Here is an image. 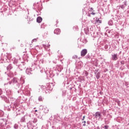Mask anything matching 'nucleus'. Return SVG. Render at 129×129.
<instances>
[{"mask_svg": "<svg viewBox=\"0 0 129 129\" xmlns=\"http://www.w3.org/2000/svg\"><path fill=\"white\" fill-rule=\"evenodd\" d=\"M96 77L97 79H99V78H100V76H99V73H98L96 75Z\"/></svg>", "mask_w": 129, "mask_h": 129, "instance_id": "c756f323", "label": "nucleus"}, {"mask_svg": "<svg viewBox=\"0 0 129 129\" xmlns=\"http://www.w3.org/2000/svg\"><path fill=\"white\" fill-rule=\"evenodd\" d=\"M85 119V116H83V118H82V120L83 121Z\"/></svg>", "mask_w": 129, "mask_h": 129, "instance_id": "79ce46f5", "label": "nucleus"}, {"mask_svg": "<svg viewBox=\"0 0 129 129\" xmlns=\"http://www.w3.org/2000/svg\"><path fill=\"white\" fill-rule=\"evenodd\" d=\"M92 29H93V28H90L91 31H93Z\"/></svg>", "mask_w": 129, "mask_h": 129, "instance_id": "09e8293b", "label": "nucleus"}, {"mask_svg": "<svg viewBox=\"0 0 129 129\" xmlns=\"http://www.w3.org/2000/svg\"><path fill=\"white\" fill-rule=\"evenodd\" d=\"M38 121V120L37 119V118H34L33 121V123H36V122Z\"/></svg>", "mask_w": 129, "mask_h": 129, "instance_id": "cd10ccee", "label": "nucleus"}, {"mask_svg": "<svg viewBox=\"0 0 129 129\" xmlns=\"http://www.w3.org/2000/svg\"><path fill=\"white\" fill-rule=\"evenodd\" d=\"M48 111H49V109H48V108H45L44 109V113H48Z\"/></svg>", "mask_w": 129, "mask_h": 129, "instance_id": "412c9836", "label": "nucleus"}, {"mask_svg": "<svg viewBox=\"0 0 129 129\" xmlns=\"http://www.w3.org/2000/svg\"><path fill=\"white\" fill-rule=\"evenodd\" d=\"M39 101H42L43 100V98L41 96H39L38 98Z\"/></svg>", "mask_w": 129, "mask_h": 129, "instance_id": "bb28decb", "label": "nucleus"}, {"mask_svg": "<svg viewBox=\"0 0 129 129\" xmlns=\"http://www.w3.org/2000/svg\"><path fill=\"white\" fill-rule=\"evenodd\" d=\"M33 72V69L32 68H27L26 70V73L28 74V75H31V74H32Z\"/></svg>", "mask_w": 129, "mask_h": 129, "instance_id": "0eeeda50", "label": "nucleus"}, {"mask_svg": "<svg viewBox=\"0 0 129 129\" xmlns=\"http://www.w3.org/2000/svg\"><path fill=\"white\" fill-rule=\"evenodd\" d=\"M27 127H28V128H29V129H31V128H32V127H33V123H32V122L29 121L27 123Z\"/></svg>", "mask_w": 129, "mask_h": 129, "instance_id": "f8f14e48", "label": "nucleus"}, {"mask_svg": "<svg viewBox=\"0 0 129 129\" xmlns=\"http://www.w3.org/2000/svg\"><path fill=\"white\" fill-rule=\"evenodd\" d=\"M36 21H37V23H41V22H42V19L41 17H37Z\"/></svg>", "mask_w": 129, "mask_h": 129, "instance_id": "2eb2a0df", "label": "nucleus"}, {"mask_svg": "<svg viewBox=\"0 0 129 129\" xmlns=\"http://www.w3.org/2000/svg\"><path fill=\"white\" fill-rule=\"evenodd\" d=\"M7 80H9V78H8Z\"/></svg>", "mask_w": 129, "mask_h": 129, "instance_id": "4d7b16f0", "label": "nucleus"}, {"mask_svg": "<svg viewBox=\"0 0 129 129\" xmlns=\"http://www.w3.org/2000/svg\"><path fill=\"white\" fill-rule=\"evenodd\" d=\"M81 67H82V64L80 65V67H79V68H81Z\"/></svg>", "mask_w": 129, "mask_h": 129, "instance_id": "a18cd8bd", "label": "nucleus"}, {"mask_svg": "<svg viewBox=\"0 0 129 129\" xmlns=\"http://www.w3.org/2000/svg\"><path fill=\"white\" fill-rule=\"evenodd\" d=\"M87 54V49H84L81 51V56H82V57H84V56H85V55H86Z\"/></svg>", "mask_w": 129, "mask_h": 129, "instance_id": "423d86ee", "label": "nucleus"}, {"mask_svg": "<svg viewBox=\"0 0 129 129\" xmlns=\"http://www.w3.org/2000/svg\"><path fill=\"white\" fill-rule=\"evenodd\" d=\"M83 75L85 76H87L88 75V72H87V71H84L83 72Z\"/></svg>", "mask_w": 129, "mask_h": 129, "instance_id": "5701e85b", "label": "nucleus"}, {"mask_svg": "<svg viewBox=\"0 0 129 129\" xmlns=\"http://www.w3.org/2000/svg\"><path fill=\"white\" fill-rule=\"evenodd\" d=\"M37 111H38V110H35V112H37Z\"/></svg>", "mask_w": 129, "mask_h": 129, "instance_id": "8fccbe9b", "label": "nucleus"}, {"mask_svg": "<svg viewBox=\"0 0 129 129\" xmlns=\"http://www.w3.org/2000/svg\"><path fill=\"white\" fill-rule=\"evenodd\" d=\"M123 4H124V5H125V7H126V6H127L126 1H125L123 2Z\"/></svg>", "mask_w": 129, "mask_h": 129, "instance_id": "e433bc0d", "label": "nucleus"}, {"mask_svg": "<svg viewBox=\"0 0 129 129\" xmlns=\"http://www.w3.org/2000/svg\"><path fill=\"white\" fill-rule=\"evenodd\" d=\"M26 19H28V17L27 18V17H26Z\"/></svg>", "mask_w": 129, "mask_h": 129, "instance_id": "6e6d98bb", "label": "nucleus"}, {"mask_svg": "<svg viewBox=\"0 0 129 129\" xmlns=\"http://www.w3.org/2000/svg\"><path fill=\"white\" fill-rule=\"evenodd\" d=\"M88 11H89L88 13H90V12H94L93 11V8H89L88 9Z\"/></svg>", "mask_w": 129, "mask_h": 129, "instance_id": "393cba45", "label": "nucleus"}, {"mask_svg": "<svg viewBox=\"0 0 129 129\" xmlns=\"http://www.w3.org/2000/svg\"><path fill=\"white\" fill-rule=\"evenodd\" d=\"M97 23H99V24H101V21L99 20V19H96Z\"/></svg>", "mask_w": 129, "mask_h": 129, "instance_id": "c9c22d12", "label": "nucleus"}, {"mask_svg": "<svg viewBox=\"0 0 129 129\" xmlns=\"http://www.w3.org/2000/svg\"><path fill=\"white\" fill-rule=\"evenodd\" d=\"M12 59V54L11 53H6L3 55L1 59L4 61V62H10Z\"/></svg>", "mask_w": 129, "mask_h": 129, "instance_id": "f257e3e1", "label": "nucleus"}, {"mask_svg": "<svg viewBox=\"0 0 129 129\" xmlns=\"http://www.w3.org/2000/svg\"><path fill=\"white\" fill-rule=\"evenodd\" d=\"M3 93V92L2 91V89H0V95Z\"/></svg>", "mask_w": 129, "mask_h": 129, "instance_id": "37998d69", "label": "nucleus"}, {"mask_svg": "<svg viewBox=\"0 0 129 129\" xmlns=\"http://www.w3.org/2000/svg\"><path fill=\"white\" fill-rule=\"evenodd\" d=\"M54 33V34H56V35H59V34H60V33H61V31L60 30V29H59V28H57L56 29H55Z\"/></svg>", "mask_w": 129, "mask_h": 129, "instance_id": "ddd939ff", "label": "nucleus"}, {"mask_svg": "<svg viewBox=\"0 0 129 129\" xmlns=\"http://www.w3.org/2000/svg\"><path fill=\"white\" fill-rule=\"evenodd\" d=\"M78 56L77 55H74L73 56V59H75V60H77Z\"/></svg>", "mask_w": 129, "mask_h": 129, "instance_id": "2f4dec72", "label": "nucleus"}, {"mask_svg": "<svg viewBox=\"0 0 129 129\" xmlns=\"http://www.w3.org/2000/svg\"><path fill=\"white\" fill-rule=\"evenodd\" d=\"M47 89L49 90H52L53 89V84L50 83L47 85Z\"/></svg>", "mask_w": 129, "mask_h": 129, "instance_id": "9b49d317", "label": "nucleus"}, {"mask_svg": "<svg viewBox=\"0 0 129 129\" xmlns=\"http://www.w3.org/2000/svg\"><path fill=\"white\" fill-rule=\"evenodd\" d=\"M43 47H44V49H47V48H49L50 47V44H47V45L43 44Z\"/></svg>", "mask_w": 129, "mask_h": 129, "instance_id": "aec40b11", "label": "nucleus"}, {"mask_svg": "<svg viewBox=\"0 0 129 129\" xmlns=\"http://www.w3.org/2000/svg\"><path fill=\"white\" fill-rule=\"evenodd\" d=\"M18 93H20V91H18Z\"/></svg>", "mask_w": 129, "mask_h": 129, "instance_id": "603ef678", "label": "nucleus"}, {"mask_svg": "<svg viewBox=\"0 0 129 129\" xmlns=\"http://www.w3.org/2000/svg\"><path fill=\"white\" fill-rule=\"evenodd\" d=\"M14 127V128L17 129L18 128V127H19V125H18V124H15Z\"/></svg>", "mask_w": 129, "mask_h": 129, "instance_id": "a878e982", "label": "nucleus"}, {"mask_svg": "<svg viewBox=\"0 0 129 129\" xmlns=\"http://www.w3.org/2000/svg\"><path fill=\"white\" fill-rule=\"evenodd\" d=\"M8 110H11V109H8Z\"/></svg>", "mask_w": 129, "mask_h": 129, "instance_id": "5fc2aeb1", "label": "nucleus"}, {"mask_svg": "<svg viewBox=\"0 0 129 129\" xmlns=\"http://www.w3.org/2000/svg\"><path fill=\"white\" fill-rule=\"evenodd\" d=\"M12 61L14 64H16V65L18 66L19 64H18V63H19V60L16 59V58H13L12 59Z\"/></svg>", "mask_w": 129, "mask_h": 129, "instance_id": "9d476101", "label": "nucleus"}, {"mask_svg": "<svg viewBox=\"0 0 129 129\" xmlns=\"http://www.w3.org/2000/svg\"><path fill=\"white\" fill-rule=\"evenodd\" d=\"M100 94H102V92H100Z\"/></svg>", "mask_w": 129, "mask_h": 129, "instance_id": "de8ad7c7", "label": "nucleus"}, {"mask_svg": "<svg viewBox=\"0 0 129 129\" xmlns=\"http://www.w3.org/2000/svg\"><path fill=\"white\" fill-rule=\"evenodd\" d=\"M83 43H84V44H86V43H87V40H86V39H84L83 40Z\"/></svg>", "mask_w": 129, "mask_h": 129, "instance_id": "473e14b6", "label": "nucleus"}, {"mask_svg": "<svg viewBox=\"0 0 129 129\" xmlns=\"http://www.w3.org/2000/svg\"><path fill=\"white\" fill-rule=\"evenodd\" d=\"M31 118V115H25L24 117H22L21 119V122H24L26 119H30Z\"/></svg>", "mask_w": 129, "mask_h": 129, "instance_id": "20e7f679", "label": "nucleus"}, {"mask_svg": "<svg viewBox=\"0 0 129 129\" xmlns=\"http://www.w3.org/2000/svg\"><path fill=\"white\" fill-rule=\"evenodd\" d=\"M119 8H120V9H122V10H124V8H125V6H124V5H120Z\"/></svg>", "mask_w": 129, "mask_h": 129, "instance_id": "b1692460", "label": "nucleus"}, {"mask_svg": "<svg viewBox=\"0 0 129 129\" xmlns=\"http://www.w3.org/2000/svg\"><path fill=\"white\" fill-rule=\"evenodd\" d=\"M112 59L114 61H116V60L118 59V58L117 57V53L112 54Z\"/></svg>", "mask_w": 129, "mask_h": 129, "instance_id": "1a4fd4ad", "label": "nucleus"}, {"mask_svg": "<svg viewBox=\"0 0 129 129\" xmlns=\"http://www.w3.org/2000/svg\"><path fill=\"white\" fill-rule=\"evenodd\" d=\"M104 129H108V125H105L104 127Z\"/></svg>", "mask_w": 129, "mask_h": 129, "instance_id": "4c0bfd02", "label": "nucleus"}, {"mask_svg": "<svg viewBox=\"0 0 129 129\" xmlns=\"http://www.w3.org/2000/svg\"><path fill=\"white\" fill-rule=\"evenodd\" d=\"M108 24L109 26H112V25H113V22H112V20H109Z\"/></svg>", "mask_w": 129, "mask_h": 129, "instance_id": "6ab92c4d", "label": "nucleus"}, {"mask_svg": "<svg viewBox=\"0 0 129 129\" xmlns=\"http://www.w3.org/2000/svg\"><path fill=\"white\" fill-rule=\"evenodd\" d=\"M18 68H19V69H20V70L21 71L24 70V69L26 68L25 64L23 62H21V64H18Z\"/></svg>", "mask_w": 129, "mask_h": 129, "instance_id": "6e6552de", "label": "nucleus"}, {"mask_svg": "<svg viewBox=\"0 0 129 129\" xmlns=\"http://www.w3.org/2000/svg\"><path fill=\"white\" fill-rule=\"evenodd\" d=\"M13 69V66L12 64H10L7 68V70H11V69Z\"/></svg>", "mask_w": 129, "mask_h": 129, "instance_id": "dca6fc26", "label": "nucleus"}, {"mask_svg": "<svg viewBox=\"0 0 129 129\" xmlns=\"http://www.w3.org/2000/svg\"><path fill=\"white\" fill-rule=\"evenodd\" d=\"M87 16L88 17H91V12H88V14H87Z\"/></svg>", "mask_w": 129, "mask_h": 129, "instance_id": "72a5a7b5", "label": "nucleus"}, {"mask_svg": "<svg viewBox=\"0 0 129 129\" xmlns=\"http://www.w3.org/2000/svg\"><path fill=\"white\" fill-rule=\"evenodd\" d=\"M62 95L63 96H65V95H66V91H62Z\"/></svg>", "mask_w": 129, "mask_h": 129, "instance_id": "7c9ffc66", "label": "nucleus"}, {"mask_svg": "<svg viewBox=\"0 0 129 129\" xmlns=\"http://www.w3.org/2000/svg\"><path fill=\"white\" fill-rule=\"evenodd\" d=\"M21 81H22V80H23V79H22V78L20 79Z\"/></svg>", "mask_w": 129, "mask_h": 129, "instance_id": "3c124183", "label": "nucleus"}, {"mask_svg": "<svg viewBox=\"0 0 129 129\" xmlns=\"http://www.w3.org/2000/svg\"><path fill=\"white\" fill-rule=\"evenodd\" d=\"M84 31L86 35H88V34H89V28H88V27H86L84 29Z\"/></svg>", "mask_w": 129, "mask_h": 129, "instance_id": "4468645a", "label": "nucleus"}, {"mask_svg": "<svg viewBox=\"0 0 129 129\" xmlns=\"http://www.w3.org/2000/svg\"><path fill=\"white\" fill-rule=\"evenodd\" d=\"M84 123L83 126H86V124H85V123H86V121H82V123Z\"/></svg>", "mask_w": 129, "mask_h": 129, "instance_id": "f704fd0d", "label": "nucleus"}, {"mask_svg": "<svg viewBox=\"0 0 129 129\" xmlns=\"http://www.w3.org/2000/svg\"><path fill=\"white\" fill-rule=\"evenodd\" d=\"M1 124L0 125V129H6L5 126L7 125V121L6 119H1Z\"/></svg>", "mask_w": 129, "mask_h": 129, "instance_id": "f03ea898", "label": "nucleus"}, {"mask_svg": "<svg viewBox=\"0 0 129 129\" xmlns=\"http://www.w3.org/2000/svg\"><path fill=\"white\" fill-rule=\"evenodd\" d=\"M79 79L81 82L85 81V80L84 79V77H79Z\"/></svg>", "mask_w": 129, "mask_h": 129, "instance_id": "f3484780", "label": "nucleus"}, {"mask_svg": "<svg viewBox=\"0 0 129 129\" xmlns=\"http://www.w3.org/2000/svg\"><path fill=\"white\" fill-rule=\"evenodd\" d=\"M49 1V0H47V1Z\"/></svg>", "mask_w": 129, "mask_h": 129, "instance_id": "13d9d810", "label": "nucleus"}, {"mask_svg": "<svg viewBox=\"0 0 129 129\" xmlns=\"http://www.w3.org/2000/svg\"><path fill=\"white\" fill-rule=\"evenodd\" d=\"M32 42H37V38L33 39Z\"/></svg>", "mask_w": 129, "mask_h": 129, "instance_id": "a19ab883", "label": "nucleus"}, {"mask_svg": "<svg viewBox=\"0 0 129 129\" xmlns=\"http://www.w3.org/2000/svg\"><path fill=\"white\" fill-rule=\"evenodd\" d=\"M5 98H6V97H4V99H5Z\"/></svg>", "mask_w": 129, "mask_h": 129, "instance_id": "864d4df0", "label": "nucleus"}, {"mask_svg": "<svg viewBox=\"0 0 129 129\" xmlns=\"http://www.w3.org/2000/svg\"><path fill=\"white\" fill-rule=\"evenodd\" d=\"M17 81H17V78H13V79L12 80L11 82H9V83H5V84H4V85H5V86H6V85H9H9H11V84H12V83H13V84H15V83H17Z\"/></svg>", "mask_w": 129, "mask_h": 129, "instance_id": "7ed1b4c3", "label": "nucleus"}, {"mask_svg": "<svg viewBox=\"0 0 129 129\" xmlns=\"http://www.w3.org/2000/svg\"><path fill=\"white\" fill-rule=\"evenodd\" d=\"M6 94L7 95H11V94H12V91H11V90H8L6 91Z\"/></svg>", "mask_w": 129, "mask_h": 129, "instance_id": "a211bd4d", "label": "nucleus"}, {"mask_svg": "<svg viewBox=\"0 0 129 129\" xmlns=\"http://www.w3.org/2000/svg\"><path fill=\"white\" fill-rule=\"evenodd\" d=\"M23 82L22 83V84H24L25 83V81L23 80Z\"/></svg>", "mask_w": 129, "mask_h": 129, "instance_id": "49530a36", "label": "nucleus"}, {"mask_svg": "<svg viewBox=\"0 0 129 129\" xmlns=\"http://www.w3.org/2000/svg\"><path fill=\"white\" fill-rule=\"evenodd\" d=\"M104 49H105V50H107V49H108V45H107V44L105 45H104Z\"/></svg>", "mask_w": 129, "mask_h": 129, "instance_id": "c85d7f7f", "label": "nucleus"}, {"mask_svg": "<svg viewBox=\"0 0 129 129\" xmlns=\"http://www.w3.org/2000/svg\"><path fill=\"white\" fill-rule=\"evenodd\" d=\"M120 63H121V64L122 65H124V61L121 60V61H120Z\"/></svg>", "mask_w": 129, "mask_h": 129, "instance_id": "58836bf2", "label": "nucleus"}, {"mask_svg": "<svg viewBox=\"0 0 129 129\" xmlns=\"http://www.w3.org/2000/svg\"><path fill=\"white\" fill-rule=\"evenodd\" d=\"M101 113H100V112H96L95 113V117L96 118H98L99 119H100V118H101Z\"/></svg>", "mask_w": 129, "mask_h": 129, "instance_id": "39448f33", "label": "nucleus"}, {"mask_svg": "<svg viewBox=\"0 0 129 129\" xmlns=\"http://www.w3.org/2000/svg\"><path fill=\"white\" fill-rule=\"evenodd\" d=\"M2 116H4V111L0 110V117H2Z\"/></svg>", "mask_w": 129, "mask_h": 129, "instance_id": "4be33fe9", "label": "nucleus"}, {"mask_svg": "<svg viewBox=\"0 0 129 129\" xmlns=\"http://www.w3.org/2000/svg\"><path fill=\"white\" fill-rule=\"evenodd\" d=\"M87 124H90V122H89V121H87Z\"/></svg>", "mask_w": 129, "mask_h": 129, "instance_id": "c03bdc74", "label": "nucleus"}, {"mask_svg": "<svg viewBox=\"0 0 129 129\" xmlns=\"http://www.w3.org/2000/svg\"><path fill=\"white\" fill-rule=\"evenodd\" d=\"M94 11H92V13L91 12V15H93V16L95 15V13L93 12Z\"/></svg>", "mask_w": 129, "mask_h": 129, "instance_id": "ea45409f", "label": "nucleus"}]
</instances>
